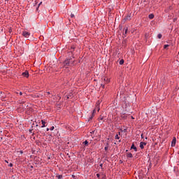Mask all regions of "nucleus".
I'll return each instance as SVG.
<instances>
[{"mask_svg":"<svg viewBox=\"0 0 179 179\" xmlns=\"http://www.w3.org/2000/svg\"><path fill=\"white\" fill-rule=\"evenodd\" d=\"M83 143V145H85V146H87L89 145V141H85Z\"/></svg>","mask_w":179,"mask_h":179,"instance_id":"obj_9","label":"nucleus"},{"mask_svg":"<svg viewBox=\"0 0 179 179\" xmlns=\"http://www.w3.org/2000/svg\"><path fill=\"white\" fill-rule=\"evenodd\" d=\"M115 139H120V137L118 136V134L115 136Z\"/></svg>","mask_w":179,"mask_h":179,"instance_id":"obj_20","label":"nucleus"},{"mask_svg":"<svg viewBox=\"0 0 179 179\" xmlns=\"http://www.w3.org/2000/svg\"><path fill=\"white\" fill-rule=\"evenodd\" d=\"M127 33H128V27L124 28V34H127Z\"/></svg>","mask_w":179,"mask_h":179,"instance_id":"obj_13","label":"nucleus"},{"mask_svg":"<svg viewBox=\"0 0 179 179\" xmlns=\"http://www.w3.org/2000/svg\"><path fill=\"white\" fill-rule=\"evenodd\" d=\"M146 143L141 142L140 143V148L141 149H143L144 146H145Z\"/></svg>","mask_w":179,"mask_h":179,"instance_id":"obj_7","label":"nucleus"},{"mask_svg":"<svg viewBox=\"0 0 179 179\" xmlns=\"http://www.w3.org/2000/svg\"><path fill=\"white\" fill-rule=\"evenodd\" d=\"M6 163H8V161H6Z\"/></svg>","mask_w":179,"mask_h":179,"instance_id":"obj_33","label":"nucleus"},{"mask_svg":"<svg viewBox=\"0 0 179 179\" xmlns=\"http://www.w3.org/2000/svg\"><path fill=\"white\" fill-rule=\"evenodd\" d=\"M22 76H24V78H29V71H25L22 73Z\"/></svg>","mask_w":179,"mask_h":179,"instance_id":"obj_6","label":"nucleus"},{"mask_svg":"<svg viewBox=\"0 0 179 179\" xmlns=\"http://www.w3.org/2000/svg\"><path fill=\"white\" fill-rule=\"evenodd\" d=\"M71 17H75V15L71 14Z\"/></svg>","mask_w":179,"mask_h":179,"instance_id":"obj_22","label":"nucleus"},{"mask_svg":"<svg viewBox=\"0 0 179 179\" xmlns=\"http://www.w3.org/2000/svg\"><path fill=\"white\" fill-rule=\"evenodd\" d=\"M141 138H143V134H141Z\"/></svg>","mask_w":179,"mask_h":179,"instance_id":"obj_30","label":"nucleus"},{"mask_svg":"<svg viewBox=\"0 0 179 179\" xmlns=\"http://www.w3.org/2000/svg\"><path fill=\"white\" fill-rule=\"evenodd\" d=\"M176 142H177V139L176 138V137H173V140L171 141V146H172V148H174V146H176Z\"/></svg>","mask_w":179,"mask_h":179,"instance_id":"obj_5","label":"nucleus"},{"mask_svg":"<svg viewBox=\"0 0 179 179\" xmlns=\"http://www.w3.org/2000/svg\"><path fill=\"white\" fill-rule=\"evenodd\" d=\"M73 65V60L71 59H66L63 62V68H69V66H72Z\"/></svg>","mask_w":179,"mask_h":179,"instance_id":"obj_1","label":"nucleus"},{"mask_svg":"<svg viewBox=\"0 0 179 179\" xmlns=\"http://www.w3.org/2000/svg\"><path fill=\"white\" fill-rule=\"evenodd\" d=\"M119 64H120V65H123V64H124V59H121V60L119 62Z\"/></svg>","mask_w":179,"mask_h":179,"instance_id":"obj_12","label":"nucleus"},{"mask_svg":"<svg viewBox=\"0 0 179 179\" xmlns=\"http://www.w3.org/2000/svg\"><path fill=\"white\" fill-rule=\"evenodd\" d=\"M46 131H50V129L47 128V129H46Z\"/></svg>","mask_w":179,"mask_h":179,"instance_id":"obj_29","label":"nucleus"},{"mask_svg":"<svg viewBox=\"0 0 179 179\" xmlns=\"http://www.w3.org/2000/svg\"><path fill=\"white\" fill-rule=\"evenodd\" d=\"M41 3H43V2L39 3L38 6H40V5H41Z\"/></svg>","mask_w":179,"mask_h":179,"instance_id":"obj_26","label":"nucleus"},{"mask_svg":"<svg viewBox=\"0 0 179 179\" xmlns=\"http://www.w3.org/2000/svg\"><path fill=\"white\" fill-rule=\"evenodd\" d=\"M100 167H103V164H100Z\"/></svg>","mask_w":179,"mask_h":179,"instance_id":"obj_27","label":"nucleus"},{"mask_svg":"<svg viewBox=\"0 0 179 179\" xmlns=\"http://www.w3.org/2000/svg\"><path fill=\"white\" fill-rule=\"evenodd\" d=\"M48 94H50V92H48Z\"/></svg>","mask_w":179,"mask_h":179,"instance_id":"obj_31","label":"nucleus"},{"mask_svg":"<svg viewBox=\"0 0 179 179\" xmlns=\"http://www.w3.org/2000/svg\"><path fill=\"white\" fill-rule=\"evenodd\" d=\"M54 128H55L54 126H52V127H50V131H54Z\"/></svg>","mask_w":179,"mask_h":179,"instance_id":"obj_16","label":"nucleus"},{"mask_svg":"<svg viewBox=\"0 0 179 179\" xmlns=\"http://www.w3.org/2000/svg\"><path fill=\"white\" fill-rule=\"evenodd\" d=\"M102 83L105 85L107 83H110V79L106 78V76L102 77Z\"/></svg>","mask_w":179,"mask_h":179,"instance_id":"obj_3","label":"nucleus"},{"mask_svg":"<svg viewBox=\"0 0 179 179\" xmlns=\"http://www.w3.org/2000/svg\"><path fill=\"white\" fill-rule=\"evenodd\" d=\"M67 99H69V96H67Z\"/></svg>","mask_w":179,"mask_h":179,"instance_id":"obj_32","label":"nucleus"},{"mask_svg":"<svg viewBox=\"0 0 179 179\" xmlns=\"http://www.w3.org/2000/svg\"><path fill=\"white\" fill-rule=\"evenodd\" d=\"M131 149H134L135 152L137 150L136 147L134 144L131 145Z\"/></svg>","mask_w":179,"mask_h":179,"instance_id":"obj_11","label":"nucleus"},{"mask_svg":"<svg viewBox=\"0 0 179 179\" xmlns=\"http://www.w3.org/2000/svg\"><path fill=\"white\" fill-rule=\"evenodd\" d=\"M148 17H149V19H153V17H155V15H153V14H150V15H148Z\"/></svg>","mask_w":179,"mask_h":179,"instance_id":"obj_10","label":"nucleus"},{"mask_svg":"<svg viewBox=\"0 0 179 179\" xmlns=\"http://www.w3.org/2000/svg\"><path fill=\"white\" fill-rule=\"evenodd\" d=\"M41 122H42L41 128L45 127V124H46L45 120H41Z\"/></svg>","mask_w":179,"mask_h":179,"instance_id":"obj_8","label":"nucleus"},{"mask_svg":"<svg viewBox=\"0 0 179 179\" xmlns=\"http://www.w3.org/2000/svg\"><path fill=\"white\" fill-rule=\"evenodd\" d=\"M22 94H23V93H22V92H20V95L22 96Z\"/></svg>","mask_w":179,"mask_h":179,"instance_id":"obj_25","label":"nucleus"},{"mask_svg":"<svg viewBox=\"0 0 179 179\" xmlns=\"http://www.w3.org/2000/svg\"><path fill=\"white\" fill-rule=\"evenodd\" d=\"M101 87H102L103 89H104V87H105L104 83H101Z\"/></svg>","mask_w":179,"mask_h":179,"instance_id":"obj_15","label":"nucleus"},{"mask_svg":"<svg viewBox=\"0 0 179 179\" xmlns=\"http://www.w3.org/2000/svg\"><path fill=\"white\" fill-rule=\"evenodd\" d=\"M128 157H132V154L131 153L128 154Z\"/></svg>","mask_w":179,"mask_h":179,"instance_id":"obj_17","label":"nucleus"},{"mask_svg":"<svg viewBox=\"0 0 179 179\" xmlns=\"http://www.w3.org/2000/svg\"><path fill=\"white\" fill-rule=\"evenodd\" d=\"M100 103L101 101H98L96 103V108L95 109L93 110V113H92V117H90V120H92V118H93V117H94V113H96V110H97V111H100Z\"/></svg>","mask_w":179,"mask_h":179,"instance_id":"obj_2","label":"nucleus"},{"mask_svg":"<svg viewBox=\"0 0 179 179\" xmlns=\"http://www.w3.org/2000/svg\"><path fill=\"white\" fill-rule=\"evenodd\" d=\"M9 167H13V164H12V163H10V164H9Z\"/></svg>","mask_w":179,"mask_h":179,"instance_id":"obj_18","label":"nucleus"},{"mask_svg":"<svg viewBox=\"0 0 179 179\" xmlns=\"http://www.w3.org/2000/svg\"><path fill=\"white\" fill-rule=\"evenodd\" d=\"M162 34H159L158 35H157V37H158V38H162Z\"/></svg>","mask_w":179,"mask_h":179,"instance_id":"obj_14","label":"nucleus"},{"mask_svg":"<svg viewBox=\"0 0 179 179\" xmlns=\"http://www.w3.org/2000/svg\"><path fill=\"white\" fill-rule=\"evenodd\" d=\"M99 120H101V121H102V120H103V117H101V118H99Z\"/></svg>","mask_w":179,"mask_h":179,"instance_id":"obj_28","label":"nucleus"},{"mask_svg":"<svg viewBox=\"0 0 179 179\" xmlns=\"http://www.w3.org/2000/svg\"><path fill=\"white\" fill-rule=\"evenodd\" d=\"M167 47H169V45H164V48H167Z\"/></svg>","mask_w":179,"mask_h":179,"instance_id":"obj_21","label":"nucleus"},{"mask_svg":"<svg viewBox=\"0 0 179 179\" xmlns=\"http://www.w3.org/2000/svg\"><path fill=\"white\" fill-rule=\"evenodd\" d=\"M96 177L99 178L100 177V174L97 173Z\"/></svg>","mask_w":179,"mask_h":179,"instance_id":"obj_23","label":"nucleus"},{"mask_svg":"<svg viewBox=\"0 0 179 179\" xmlns=\"http://www.w3.org/2000/svg\"><path fill=\"white\" fill-rule=\"evenodd\" d=\"M108 147H105V150H108Z\"/></svg>","mask_w":179,"mask_h":179,"instance_id":"obj_24","label":"nucleus"},{"mask_svg":"<svg viewBox=\"0 0 179 179\" xmlns=\"http://www.w3.org/2000/svg\"><path fill=\"white\" fill-rule=\"evenodd\" d=\"M22 36H23L24 37H25V38H29V37H30V33L28 32V31H24L22 32Z\"/></svg>","mask_w":179,"mask_h":179,"instance_id":"obj_4","label":"nucleus"},{"mask_svg":"<svg viewBox=\"0 0 179 179\" xmlns=\"http://www.w3.org/2000/svg\"><path fill=\"white\" fill-rule=\"evenodd\" d=\"M58 178H59V179H62V175L58 176Z\"/></svg>","mask_w":179,"mask_h":179,"instance_id":"obj_19","label":"nucleus"}]
</instances>
